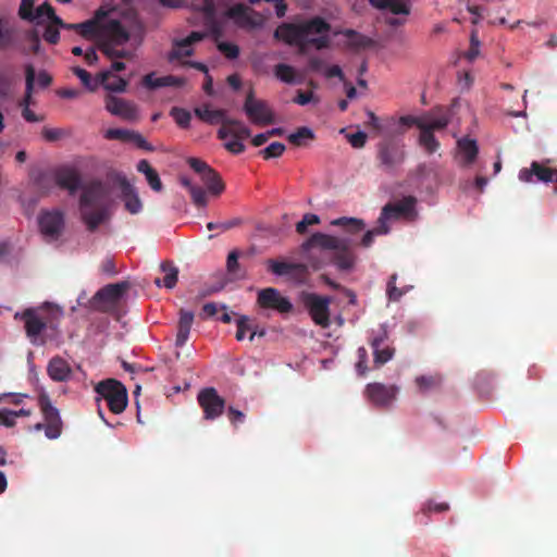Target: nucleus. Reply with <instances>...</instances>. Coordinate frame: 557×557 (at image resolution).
<instances>
[{
    "mask_svg": "<svg viewBox=\"0 0 557 557\" xmlns=\"http://www.w3.org/2000/svg\"><path fill=\"white\" fill-rule=\"evenodd\" d=\"M238 258L239 252L237 250H232L226 259V271L232 278H244L246 275V273L240 269Z\"/></svg>",
    "mask_w": 557,
    "mask_h": 557,
    "instance_id": "79ce46f5",
    "label": "nucleus"
},
{
    "mask_svg": "<svg viewBox=\"0 0 557 557\" xmlns=\"http://www.w3.org/2000/svg\"><path fill=\"white\" fill-rule=\"evenodd\" d=\"M41 135L47 141L52 143L61 139L64 135V132L61 128L44 127L41 131Z\"/></svg>",
    "mask_w": 557,
    "mask_h": 557,
    "instance_id": "69168bd1",
    "label": "nucleus"
},
{
    "mask_svg": "<svg viewBox=\"0 0 557 557\" xmlns=\"http://www.w3.org/2000/svg\"><path fill=\"white\" fill-rule=\"evenodd\" d=\"M457 145L462 156L465 165L472 164L479 153L476 140L465 137L459 139Z\"/></svg>",
    "mask_w": 557,
    "mask_h": 557,
    "instance_id": "473e14b6",
    "label": "nucleus"
},
{
    "mask_svg": "<svg viewBox=\"0 0 557 557\" xmlns=\"http://www.w3.org/2000/svg\"><path fill=\"white\" fill-rule=\"evenodd\" d=\"M36 78L35 69L32 64H27L25 66V95L23 99L20 102V107L23 108H29L32 103V96L34 91V83Z\"/></svg>",
    "mask_w": 557,
    "mask_h": 557,
    "instance_id": "c9c22d12",
    "label": "nucleus"
},
{
    "mask_svg": "<svg viewBox=\"0 0 557 557\" xmlns=\"http://www.w3.org/2000/svg\"><path fill=\"white\" fill-rule=\"evenodd\" d=\"M244 111L255 124L268 125L274 122L273 112L268 103L263 100L256 99L252 90L246 96Z\"/></svg>",
    "mask_w": 557,
    "mask_h": 557,
    "instance_id": "ddd939ff",
    "label": "nucleus"
},
{
    "mask_svg": "<svg viewBox=\"0 0 557 557\" xmlns=\"http://www.w3.org/2000/svg\"><path fill=\"white\" fill-rule=\"evenodd\" d=\"M137 171L146 176V180L154 191H161L163 188L162 182L158 172L150 165L147 160H140L137 164Z\"/></svg>",
    "mask_w": 557,
    "mask_h": 557,
    "instance_id": "72a5a7b5",
    "label": "nucleus"
},
{
    "mask_svg": "<svg viewBox=\"0 0 557 557\" xmlns=\"http://www.w3.org/2000/svg\"><path fill=\"white\" fill-rule=\"evenodd\" d=\"M388 334L386 329L381 327L370 339L373 349L374 367L380 368L388 362L395 354V349L387 345Z\"/></svg>",
    "mask_w": 557,
    "mask_h": 557,
    "instance_id": "dca6fc26",
    "label": "nucleus"
},
{
    "mask_svg": "<svg viewBox=\"0 0 557 557\" xmlns=\"http://www.w3.org/2000/svg\"><path fill=\"white\" fill-rule=\"evenodd\" d=\"M275 76L283 83L294 84L295 83V69L285 63H278L274 67Z\"/></svg>",
    "mask_w": 557,
    "mask_h": 557,
    "instance_id": "37998d69",
    "label": "nucleus"
},
{
    "mask_svg": "<svg viewBox=\"0 0 557 557\" xmlns=\"http://www.w3.org/2000/svg\"><path fill=\"white\" fill-rule=\"evenodd\" d=\"M44 16H47V18L54 25H57L55 17H59L54 9L51 7L50 3L45 2L40 4L35 12V18H41Z\"/></svg>",
    "mask_w": 557,
    "mask_h": 557,
    "instance_id": "4d7b16f0",
    "label": "nucleus"
},
{
    "mask_svg": "<svg viewBox=\"0 0 557 557\" xmlns=\"http://www.w3.org/2000/svg\"><path fill=\"white\" fill-rule=\"evenodd\" d=\"M34 0H21L18 14L21 18L34 21L35 14H34Z\"/></svg>",
    "mask_w": 557,
    "mask_h": 557,
    "instance_id": "bf43d9fd",
    "label": "nucleus"
},
{
    "mask_svg": "<svg viewBox=\"0 0 557 557\" xmlns=\"http://www.w3.org/2000/svg\"><path fill=\"white\" fill-rule=\"evenodd\" d=\"M285 145L278 141H274L270 144L267 148L259 151V154L262 156L263 159L269 160L272 158H278L285 151Z\"/></svg>",
    "mask_w": 557,
    "mask_h": 557,
    "instance_id": "864d4df0",
    "label": "nucleus"
},
{
    "mask_svg": "<svg viewBox=\"0 0 557 557\" xmlns=\"http://www.w3.org/2000/svg\"><path fill=\"white\" fill-rule=\"evenodd\" d=\"M533 175L544 183H557V169H552L540 164L536 161L531 163V168H523L519 172V180L525 183L532 182Z\"/></svg>",
    "mask_w": 557,
    "mask_h": 557,
    "instance_id": "4be33fe9",
    "label": "nucleus"
},
{
    "mask_svg": "<svg viewBox=\"0 0 557 557\" xmlns=\"http://www.w3.org/2000/svg\"><path fill=\"white\" fill-rule=\"evenodd\" d=\"M170 115L180 127L187 128L189 126L191 115L186 109L174 107L171 109Z\"/></svg>",
    "mask_w": 557,
    "mask_h": 557,
    "instance_id": "de8ad7c7",
    "label": "nucleus"
},
{
    "mask_svg": "<svg viewBox=\"0 0 557 557\" xmlns=\"http://www.w3.org/2000/svg\"><path fill=\"white\" fill-rule=\"evenodd\" d=\"M398 388L395 385L370 383L366 387V395L375 406L386 407L395 399Z\"/></svg>",
    "mask_w": 557,
    "mask_h": 557,
    "instance_id": "6ab92c4d",
    "label": "nucleus"
},
{
    "mask_svg": "<svg viewBox=\"0 0 557 557\" xmlns=\"http://www.w3.org/2000/svg\"><path fill=\"white\" fill-rule=\"evenodd\" d=\"M195 114L201 121L211 125L223 124L225 120V112L223 110H212L209 106L196 108Z\"/></svg>",
    "mask_w": 557,
    "mask_h": 557,
    "instance_id": "f704fd0d",
    "label": "nucleus"
},
{
    "mask_svg": "<svg viewBox=\"0 0 557 557\" xmlns=\"http://www.w3.org/2000/svg\"><path fill=\"white\" fill-rule=\"evenodd\" d=\"M330 28V24L323 18L313 17L300 24L284 23L276 28L274 36L289 46L299 47L304 52L308 46H314L317 49L326 48L329 37L325 34Z\"/></svg>",
    "mask_w": 557,
    "mask_h": 557,
    "instance_id": "f257e3e1",
    "label": "nucleus"
},
{
    "mask_svg": "<svg viewBox=\"0 0 557 557\" xmlns=\"http://www.w3.org/2000/svg\"><path fill=\"white\" fill-rule=\"evenodd\" d=\"M268 270L277 276H285L292 273L306 274L308 265L305 263L278 261L269 259L267 261Z\"/></svg>",
    "mask_w": 557,
    "mask_h": 557,
    "instance_id": "a878e982",
    "label": "nucleus"
},
{
    "mask_svg": "<svg viewBox=\"0 0 557 557\" xmlns=\"http://www.w3.org/2000/svg\"><path fill=\"white\" fill-rule=\"evenodd\" d=\"M227 16L234 20H247V7L238 3L227 10Z\"/></svg>",
    "mask_w": 557,
    "mask_h": 557,
    "instance_id": "e2e57ef3",
    "label": "nucleus"
},
{
    "mask_svg": "<svg viewBox=\"0 0 557 557\" xmlns=\"http://www.w3.org/2000/svg\"><path fill=\"white\" fill-rule=\"evenodd\" d=\"M187 162L200 175L202 183L207 186L210 194L220 196L224 191L225 185L220 174L208 163L198 158H189Z\"/></svg>",
    "mask_w": 557,
    "mask_h": 557,
    "instance_id": "1a4fd4ad",
    "label": "nucleus"
},
{
    "mask_svg": "<svg viewBox=\"0 0 557 557\" xmlns=\"http://www.w3.org/2000/svg\"><path fill=\"white\" fill-rule=\"evenodd\" d=\"M47 373L54 382H66L71 377L72 369L65 359L55 356L49 361Z\"/></svg>",
    "mask_w": 557,
    "mask_h": 557,
    "instance_id": "bb28decb",
    "label": "nucleus"
},
{
    "mask_svg": "<svg viewBox=\"0 0 557 557\" xmlns=\"http://www.w3.org/2000/svg\"><path fill=\"white\" fill-rule=\"evenodd\" d=\"M108 178L120 187L125 209L131 214L139 213L143 209V203L137 195L136 189L129 183L125 174L122 172L112 171L108 173Z\"/></svg>",
    "mask_w": 557,
    "mask_h": 557,
    "instance_id": "6e6552de",
    "label": "nucleus"
},
{
    "mask_svg": "<svg viewBox=\"0 0 557 557\" xmlns=\"http://www.w3.org/2000/svg\"><path fill=\"white\" fill-rule=\"evenodd\" d=\"M416 384L421 393L436 389L442 384L441 375H421L416 379Z\"/></svg>",
    "mask_w": 557,
    "mask_h": 557,
    "instance_id": "a19ab883",
    "label": "nucleus"
},
{
    "mask_svg": "<svg viewBox=\"0 0 557 557\" xmlns=\"http://www.w3.org/2000/svg\"><path fill=\"white\" fill-rule=\"evenodd\" d=\"M358 361L356 362V371L359 375L364 376L368 372V351L364 347L357 350Z\"/></svg>",
    "mask_w": 557,
    "mask_h": 557,
    "instance_id": "13d9d810",
    "label": "nucleus"
},
{
    "mask_svg": "<svg viewBox=\"0 0 557 557\" xmlns=\"http://www.w3.org/2000/svg\"><path fill=\"white\" fill-rule=\"evenodd\" d=\"M99 76H100L99 83L103 84L104 88L110 91L122 92L125 90V88L127 86V82L119 76H114L113 81L110 82L109 81V78L111 77L110 71L102 72Z\"/></svg>",
    "mask_w": 557,
    "mask_h": 557,
    "instance_id": "ea45409f",
    "label": "nucleus"
},
{
    "mask_svg": "<svg viewBox=\"0 0 557 557\" xmlns=\"http://www.w3.org/2000/svg\"><path fill=\"white\" fill-rule=\"evenodd\" d=\"M205 38V34L201 32H191L187 37L182 39H173L172 49L168 54V60L173 62L175 60H182L186 57L194 54L193 45L201 41Z\"/></svg>",
    "mask_w": 557,
    "mask_h": 557,
    "instance_id": "f3484780",
    "label": "nucleus"
},
{
    "mask_svg": "<svg viewBox=\"0 0 557 557\" xmlns=\"http://www.w3.org/2000/svg\"><path fill=\"white\" fill-rule=\"evenodd\" d=\"M376 159L384 171H394L406 159L404 143L392 137L383 139L377 144Z\"/></svg>",
    "mask_w": 557,
    "mask_h": 557,
    "instance_id": "423d86ee",
    "label": "nucleus"
},
{
    "mask_svg": "<svg viewBox=\"0 0 557 557\" xmlns=\"http://www.w3.org/2000/svg\"><path fill=\"white\" fill-rule=\"evenodd\" d=\"M320 223V218L313 213H306L302 219L296 224V232L298 234H305L308 226L317 225Z\"/></svg>",
    "mask_w": 557,
    "mask_h": 557,
    "instance_id": "6e6d98bb",
    "label": "nucleus"
},
{
    "mask_svg": "<svg viewBox=\"0 0 557 557\" xmlns=\"http://www.w3.org/2000/svg\"><path fill=\"white\" fill-rule=\"evenodd\" d=\"M449 124V117L446 114L433 116L432 114H423L421 129H428L434 134L435 131H442Z\"/></svg>",
    "mask_w": 557,
    "mask_h": 557,
    "instance_id": "e433bc0d",
    "label": "nucleus"
},
{
    "mask_svg": "<svg viewBox=\"0 0 557 557\" xmlns=\"http://www.w3.org/2000/svg\"><path fill=\"white\" fill-rule=\"evenodd\" d=\"M331 225L341 226L350 233H358L366 227L363 220L346 216L333 220Z\"/></svg>",
    "mask_w": 557,
    "mask_h": 557,
    "instance_id": "58836bf2",
    "label": "nucleus"
},
{
    "mask_svg": "<svg viewBox=\"0 0 557 557\" xmlns=\"http://www.w3.org/2000/svg\"><path fill=\"white\" fill-rule=\"evenodd\" d=\"M250 129L243 122L226 116L221 128L218 131V137L220 139H226L228 136L237 139H246L250 137Z\"/></svg>",
    "mask_w": 557,
    "mask_h": 557,
    "instance_id": "393cba45",
    "label": "nucleus"
},
{
    "mask_svg": "<svg viewBox=\"0 0 557 557\" xmlns=\"http://www.w3.org/2000/svg\"><path fill=\"white\" fill-rule=\"evenodd\" d=\"M38 406L46 423H37L34 429L36 431L45 430V435L49 440L58 438L62 433L63 422L59 410L52 405L49 395L45 391H41L38 395Z\"/></svg>",
    "mask_w": 557,
    "mask_h": 557,
    "instance_id": "39448f33",
    "label": "nucleus"
},
{
    "mask_svg": "<svg viewBox=\"0 0 557 557\" xmlns=\"http://www.w3.org/2000/svg\"><path fill=\"white\" fill-rule=\"evenodd\" d=\"M379 10H387L394 15H409L410 0H369Z\"/></svg>",
    "mask_w": 557,
    "mask_h": 557,
    "instance_id": "c85d7f7f",
    "label": "nucleus"
},
{
    "mask_svg": "<svg viewBox=\"0 0 557 557\" xmlns=\"http://www.w3.org/2000/svg\"><path fill=\"white\" fill-rule=\"evenodd\" d=\"M257 304L262 309H271L281 314L289 313L294 308L290 300L274 287L260 289L257 296Z\"/></svg>",
    "mask_w": 557,
    "mask_h": 557,
    "instance_id": "9b49d317",
    "label": "nucleus"
},
{
    "mask_svg": "<svg viewBox=\"0 0 557 557\" xmlns=\"http://www.w3.org/2000/svg\"><path fill=\"white\" fill-rule=\"evenodd\" d=\"M193 322L194 313L191 311L181 310L180 321L177 325V334L175 339L176 346L182 347L186 344Z\"/></svg>",
    "mask_w": 557,
    "mask_h": 557,
    "instance_id": "2f4dec72",
    "label": "nucleus"
},
{
    "mask_svg": "<svg viewBox=\"0 0 557 557\" xmlns=\"http://www.w3.org/2000/svg\"><path fill=\"white\" fill-rule=\"evenodd\" d=\"M248 331H251V327L248 325V318L245 315L239 317L237 320L236 339L243 341Z\"/></svg>",
    "mask_w": 557,
    "mask_h": 557,
    "instance_id": "0e129e2a",
    "label": "nucleus"
},
{
    "mask_svg": "<svg viewBox=\"0 0 557 557\" xmlns=\"http://www.w3.org/2000/svg\"><path fill=\"white\" fill-rule=\"evenodd\" d=\"M59 28L61 27L52 23L48 25L44 33V39L51 45L58 44L60 40Z\"/></svg>",
    "mask_w": 557,
    "mask_h": 557,
    "instance_id": "680f3d73",
    "label": "nucleus"
},
{
    "mask_svg": "<svg viewBox=\"0 0 557 557\" xmlns=\"http://www.w3.org/2000/svg\"><path fill=\"white\" fill-rule=\"evenodd\" d=\"M416 198L412 196L404 197L397 202H388L382 208L379 216V223L388 225L391 220H398L404 216H409L414 212Z\"/></svg>",
    "mask_w": 557,
    "mask_h": 557,
    "instance_id": "4468645a",
    "label": "nucleus"
},
{
    "mask_svg": "<svg viewBox=\"0 0 557 557\" xmlns=\"http://www.w3.org/2000/svg\"><path fill=\"white\" fill-rule=\"evenodd\" d=\"M55 183L59 187L69 190L71 195L75 194L82 185L79 172L72 166H62L55 171Z\"/></svg>",
    "mask_w": 557,
    "mask_h": 557,
    "instance_id": "5701e85b",
    "label": "nucleus"
},
{
    "mask_svg": "<svg viewBox=\"0 0 557 557\" xmlns=\"http://www.w3.org/2000/svg\"><path fill=\"white\" fill-rule=\"evenodd\" d=\"M106 109L115 116H119L125 121H135L138 119L137 107L123 98L115 96H108L106 98Z\"/></svg>",
    "mask_w": 557,
    "mask_h": 557,
    "instance_id": "412c9836",
    "label": "nucleus"
},
{
    "mask_svg": "<svg viewBox=\"0 0 557 557\" xmlns=\"http://www.w3.org/2000/svg\"><path fill=\"white\" fill-rule=\"evenodd\" d=\"M333 263L342 271H347L354 268L356 256L350 249V242L346 238L343 247L334 251L332 259Z\"/></svg>",
    "mask_w": 557,
    "mask_h": 557,
    "instance_id": "cd10ccee",
    "label": "nucleus"
},
{
    "mask_svg": "<svg viewBox=\"0 0 557 557\" xmlns=\"http://www.w3.org/2000/svg\"><path fill=\"white\" fill-rule=\"evenodd\" d=\"M418 144L429 154L436 152L441 146L434 134L428 129H420Z\"/></svg>",
    "mask_w": 557,
    "mask_h": 557,
    "instance_id": "4c0bfd02",
    "label": "nucleus"
},
{
    "mask_svg": "<svg viewBox=\"0 0 557 557\" xmlns=\"http://www.w3.org/2000/svg\"><path fill=\"white\" fill-rule=\"evenodd\" d=\"M106 15V12L100 9L92 18L82 23H65L61 17H55V22L62 29L75 30L81 37L87 40L99 41L101 22Z\"/></svg>",
    "mask_w": 557,
    "mask_h": 557,
    "instance_id": "0eeeda50",
    "label": "nucleus"
},
{
    "mask_svg": "<svg viewBox=\"0 0 557 557\" xmlns=\"http://www.w3.org/2000/svg\"><path fill=\"white\" fill-rule=\"evenodd\" d=\"M62 315L63 311L59 307L46 302L16 312L14 319L24 323L25 334L33 345L42 346L47 343L46 331H55Z\"/></svg>",
    "mask_w": 557,
    "mask_h": 557,
    "instance_id": "f03ea898",
    "label": "nucleus"
},
{
    "mask_svg": "<svg viewBox=\"0 0 557 557\" xmlns=\"http://www.w3.org/2000/svg\"><path fill=\"white\" fill-rule=\"evenodd\" d=\"M348 141L354 148H362L367 141V134L361 131L350 134Z\"/></svg>",
    "mask_w": 557,
    "mask_h": 557,
    "instance_id": "774afa93",
    "label": "nucleus"
},
{
    "mask_svg": "<svg viewBox=\"0 0 557 557\" xmlns=\"http://www.w3.org/2000/svg\"><path fill=\"white\" fill-rule=\"evenodd\" d=\"M388 232H389L388 225H383L377 222V225L375 227H373L372 230H369L363 235V237L361 239V246H363L366 248L370 247L373 244L375 236L386 235V234H388Z\"/></svg>",
    "mask_w": 557,
    "mask_h": 557,
    "instance_id": "a18cd8bd",
    "label": "nucleus"
},
{
    "mask_svg": "<svg viewBox=\"0 0 557 557\" xmlns=\"http://www.w3.org/2000/svg\"><path fill=\"white\" fill-rule=\"evenodd\" d=\"M197 400L206 420L219 418L225 409V400L218 394L214 387L202 388L198 393Z\"/></svg>",
    "mask_w": 557,
    "mask_h": 557,
    "instance_id": "f8f14e48",
    "label": "nucleus"
},
{
    "mask_svg": "<svg viewBox=\"0 0 557 557\" xmlns=\"http://www.w3.org/2000/svg\"><path fill=\"white\" fill-rule=\"evenodd\" d=\"M343 35L349 39L350 45L356 48H364L370 45V39L354 29H345Z\"/></svg>",
    "mask_w": 557,
    "mask_h": 557,
    "instance_id": "3c124183",
    "label": "nucleus"
},
{
    "mask_svg": "<svg viewBox=\"0 0 557 557\" xmlns=\"http://www.w3.org/2000/svg\"><path fill=\"white\" fill-rule=\"evenodd\" d=\"M346 238H339L333 235L324 234L321 232L313 233L308 239H306L300 248L302 252H309L313 248H320L322 250H333L343 247V243Z\"/></svg>",
    "mask_w": 557,
    "mask_h": 557,
    "instance_id": "aec40b11",
    "label": "nucleus"
},
{
    "mask_svg": "<svg viewBox=\"0 0 557 557\" xmlns=\"http://www.w3.org/2000/svg\"><path fill=\"white\" fill-rule=\"evenodd\" d=\"M299 297L301 304L315 325L322 329L331 326L330 305L332 302V297L311 292H301Z\"/></svg>",
    "mask_w": 557,
    "mask_h": 557,
    "instance_id": "7ed1b4c3",
    "label": "nucleus"
},
{
    "mask_svg": "<svg viewBox=\"0 0 557 557\" xmlns=\"http://www.w3.org/2000/svg\"><path fill=\"white\" fill-rule=\"evenodd\" d=\"M38 223L42 235L50 240H54L62 233L64 218L59 211H47L40 214Z\"/></svg>",
    "mask_w": 557,
    "mask_h": 557,
    "instance_id": "a211bd4d",
    "label": "nucleus"
},
{
    "mask_svg": "<svg viewBox=\"0 0 557 557\" xmlns=\"http://www.w3.org/2000/svg\"><path fill=\"white\" fill-rule=\"evenodd\" d=\"M216 47L218 50L230 60H234L239 55V47L233 42L221 41Z\"/></svg>",
    "mask_w": 557,
    "mask_h": 557,
    "instance_id": "5fc2aeb1",
    "label": "nucleus"
},
{
    "mask_svg": "<svg viewBox=\"0 0 557 557\" xmlns=\"http://www.w3.org/2000/svg\"><path fill=\"white\" fill-rule=\"evenodd\" d=\"M73 73L81 79L84 87H86L88 90L94 91L99 86V81L94 79L89 72L86 70L75 66L73 67Z\"/></svg>",
    "mask_w": 557,
    "mask_h": 557,
    "instance_id": "49530a36",
    "label": "nucleus"
},
{
    "mask_svg": "<svg viewBox=\"0 0 557 557\" xmlns=\"http://www.w3.org/2000/svg\"><path fill=\"white\" fill-rule=\"evenodd\" d=\"M134 131L123 129V128H109L104 138L108 140H120L124 143H131Z\"/></svg>",
    "mask_w": 557,
    "mask_h": 557,
    "instance_id": "8fccbe9b",
    "label": "nucleus"
},
{
    "mask_svg": "<svg viewBox=\"0 0 557 557\" xmlns=\"http://www.w3.org/2000/svg\"><path fill=\"white\" fill-rule=\"evenodd\" d=\"M13 410L10 409H0V425H4L7 428H13L16 424L15 418L13 416Z\"/></svg>",
    "mask_w": 557,
    "mask_h": 557,
    "instance_id": "338daca9",
    "label": "nucleus"
},
{
    "mask_svg": "<svg viewBox=\"0 0 557 557\" xmlns=\"http://www.w3.org/2000/svg\"><path fill=\"white\" fill-rule=\"evenodd\" d=\"M143 83L145 87L149 89H156L160 87H182L185 85L186 81L183 77H177L174 75H166L162 77H154L153 73L147 74L143 78Z\"/></svg>",
    "mask_w": 557,
    "mask_h": 557,
    "instance_id": "c756f323",
    "label": "nucleus"
},
{
    "mask_svg": "<svg viewBox=\"0 0 557 557\" xmlns=\"http://www.w3.org/2000/svg\"><path fill=\"white\" fill-rule=\"evenodd\" d=\"M95 392L108 403L111 412L122 413L127 406V391L125 386L115 379H107L95 386Z\"/></svg>",
    "mask_w": 557,
    "mask_h": 557,
    "instance_id": "20e7f679",
    "label": "nucleus"
},
{
    "mask_svg": "<svg viewBox=\"0 0 557 557\" xmlns=\"http://www.w3.org/2000/svg\"><path fill=\"white\" fill-rule=\"evenodd\" d=\"M128 287L127 282L108 284L95 294L94 302L99 310L108 312L120 302Z\"/></svg>",
    "mask_w": 557,
    "mask_h": 557,
    "instance_id": "9d476101",
    "label": "nucleus"
},
{
    "mask_svg": "<svg viewBox=\"0 0 557 557\" xmlns=\"http://www.w3.org/2000/svg\"><path fill=\"white\" fill-rule=\"evenodd\" d=\"M82 189L79 207H92L108 196L107 187L99 180L89 182Z\"/></svg>",
    "mask_w": 557,
    "mask_h": 557,
    "instance_id": "b1692460",
    "label": "nucleus"
},
{
    "mask_svg": "<svg viewBox=\"0 0 557 557\" xmlns=\"http://www.w3.org/2000/svg\"><path fill=\"white\" fill-rule=\"evenodd\" d=\"M314 137L313 132L306 126L299 127L297 132L288 135L287 139L295 146H301L304 139H312Z\"/></svg>",
    "mask_w": 557,
    "mask_h": 557,
    "instance_id": "603ef678",
    "label": "nucleus"
},
{
    "mask_svg": "<svg viewBox=\"0 0 557 557\" xmlns=\"http://www.w3.org/2000/svg\"><path fill=\"white\" fill-rule=\"evenodd\" d=\"M83 222L89 232H95L106 221L107 210L104 208L92 210L90 207H79Z\"/></svg>",
    "mask_w": 557,
    "mask_h": 557,
    "instance_id": "7c9ffc66",
    "label": "nucleus"
},
{
    "mask_svg": "<svg viewBox=\"0 0 557 557\" xmlns=\"http://www.w3.org/2000/svg\"><path fill=\"white\" fill-rule=\"evenodd\" d=\"M129 39V33L117 20L102 18L100 27L99 44L110 42L114 45H124Z\"/></svg>",
    "mask_w": 557,
    "mask_h": 557,
    "instance_id": "2eb2a0df",
    "label": "nucleus"
},
{
    "mask_svg": "<svg viewBox=\"0 0 557 557\" xmlns=\"http://www.w3.org/2000/svg\"><path fill=\"white\" fill-rule=\"evenodd\" d=\"M120 45H114L110 42L99 44V49L102 51L104 55L109 59H124L129 55V52L124 49H119Z\"/></svg>",
    "mask_w": 557,
    "mask_h": 557,
    "instance_id": "c03bdc74",
    "label": "nucleus"
},
{
    "mask_svg": "<svg viewBox=\"0 0 557 557\" xmlns=\"http://www.w3.org/2000/svg\"><path fill=\"white\" fill-rule=\"evenodd\" d=\"M193 202L197 207H206L207 206V194L206 190L200 186H195L189 191Z\"/></svg>",
    "mask_w": 557,
    "mask_h": 557,
    "instance_id": "052dcab7",
    "label": "nucleus"
},
{
    "mask_svg": "<svg viewBox=\"0 0 557 557\" xmlns=\"http://www.w3.org/2000/svg\"><path fill=\"white\" fill-rule=\"evenodd\" d=\"M161 269L165 273V275L162 280L163 285L166 288H173L177 282V276H178L177 268L172 264H169V263H162Z\"/></svg>",
    "mask_w": 557,
    "mask_h": 557,
    "instance_id": "09e8293b",
    "label": "nucleus"
}]
</instances>
